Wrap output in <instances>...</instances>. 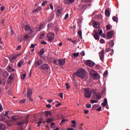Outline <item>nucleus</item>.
<instances>
[{
  "mask_svg": "<svg viewBox=\"0 0 130 130\" xmlns=\"http://www.w3.org/2000/svg\"><path fill=\"white\" fill-rule=\"evenodd\" d=\"M42 63H43L42 60L40 59L35 62V66H36V67H38V66H40V65H41V64H42Z\"/></svg>",
  "mask_w": 130,
  "mask_h": 130,
  "instance_id": "nucleus-18",
  "label": "nucleus"
},
{
  "mask_svg": "<svg viewBox=\"0 0 130 130\" xmlns=\"http://www.w3.org/2000/svg\"><path fill=\"white\" fill-rule=\"evenodd\" d=\"M12 121H17L18 118L17 116H12L11 118Z\"/></svg>",
  "mask_w": 130,
  "mask_h": 130,
  "instance_id": "nucleus-27",
  "label": "nucleus"
},
{
  "mask_svg": "<svg viewBox=\"0 0 130 130\" xmlns=\"http://www.w3.org/2000/svg\"><path fill=\"white\" fill-rule=\"evenodd\" d=\"M53 26V23L52 22H50V23H48V28H51Z\"/></svg>",
  "mask_w": 130,
  "mask_h": 130,
  "instance_id": "nucleus-47",
  "label": "nucleus"
},
{
  "mask_svg": "<svg viewBox=\"0 0 130 130\" xmlns=\"http://www.w3.org/2000/svg\"><path fill=\"white\" fill-rule=\"evenodd\" d=\"M105 13L106 16H110L111 12L109 8H107V9L105 10Z\"/></svg>",
  "mask_w": 130,
  "mask_h": 130,
  "instance_id": "nucleus-23",
  "label": "nucleus"
},
{
  "mask_svg": "<svg viewBox=\"0 0 130 130\" xmlns=\"http://www.w3.org/2000/svg\"><path fill=\"white\" fill-rule=\"evenodd\" d=\"M109 44L110 45V47L109 48H106V50H105L106 53H108L109 51H110V50H111V48H110V47L114 45L115 42L114 40H111L109 41Z\"/></svg>",
  "mask_w": 130,
  "mask_h": 130,
  "instance_id": "nucleus-7",
  "label": "nucleus"
},
{
  "mask_svg": "<svg viewBox=\"0 0 130 130\" xmlns=\"http://www.w3.org/2000/svg\"><path fill=\"white\" fill-rule=\"evenodd\" d=\"M24 124V122L23 121H22L21 122H17V124L18 126H20L21 125H23Z\"/></svg>",
  "mask_w": 130,
  "mask_h": 130,
  "instance_id": "nucleus-40",
  "label": "nucleus"
},
{
  "mask_svg": "<svg viewBox=\"0 0 130 130\" xmlns=\"http://www.w3.org/2000/svg\"><path fill=\"white\" fill-rule=\"evenodd\" d=\"M54 17V14H51L50 16V18H48V21L49 22L50 21H51L52 18Z\"/></svg>",
  "mask_w": 130,
  "mask_h": 130,
  "instance_id": "nucleus-31",
  "label": "nucleus"
},
{
  "mask_svg": "<svg viewBox=\"0 0 130 130\" xmlns=\"http://www.w3.org/2000/svg\"><path fill=\"white\" fill-rule=\"evenodd\" d=\"M17 40L20 42L23 41V39L22 36H18L17 38Z\"/></svg>",
  "mask_w": 130,
  "mask_h": 130,
  "instance_id": "nucleus-35",
  "label": "nucleus"
},
{
  "mask_svg": "<svg viewBox=\"0 0 130 130\" xmlns=\"http://www.w3.org/2000/svg\"><path fill=\"white\" fill-rule=\"evenodd\" d=\"M5 6H1V11H4V10H5Z\"/></svg>",
  "mask_w": 130,
  "mask_h": 130,
  "instance_id": "nucleus-56",
  "label": "nucleus"
},
{
  "mask_svg": "<svg viewBox=\"0 0 130 130\" xmlns=\"http://www.w3.org/2000/svg\"><path fill=\"white\" fill-rule=\"evenodd\" d=\"M18 56H19V55H13V56H10L9 59L11 61H13L14 60H15Z\"/></svg>",
  "mask_w": 130,
  "mask_h": 130,
  "instance_id": "nucleus-21",
  "label": "nucleus"
},
{
  "mask_svg": "<svg viewBox=\"0 0 130 130\" xmlns=\"http://www.w3.org/2000/svg\"><path fill=\"white\" fill-rule=\"evenodd\" d=\"M53 64H55L56 65H58V63L57 62V60L54 59L53 61Z\"/></svg>",
  "mask_w": 130,
  "mask_h": 130,
  "instance_id": "nucleus-48",
  "label": "nucleus"
},
{
  "mask_svg": "<svg viewBox=\"0 0 130 130\" xmlns=\"http://www.w3.org/2000/svg\"><path fill=\"white\" fill-rule=\"evenodd\" d=\"M8 115H9V112L7 111L6 112H5V117H6V118H7V117L8 119H10V116H8Z\"/></svg>",
  "mask_w": 130,
  "mask_h": 130,
  "instance_id": "nucleus-37",
  "label": "nucleus"
},
{
  "mask_svg": "<svg viewBox=\"0 0 130 130\" xmlns=\"http://www.w3.org/2000/svg\"><path fill=\"white\" fill-rule=\"evenodd\" d=\"M100 26V24L99 22H98L96 21H94L93 22V26L94 28H96L97 29L98 28H99Z\"/></svg>",
  "mask_w": 130,
  "mask_h": 130,
  "instance_id": "nucleus-17",
  "label": "nucleus"
},
{
  "mask_svg": "<svg viewBox=\"0 0 130 130\" xmlns=\"http://www.w3.org/2000/svg\"><path fill=\"white\" fill-rule=\"evenodd\" d=\"M3 111V108L2 104H0V112H2Z\"/></svg>",
  "mask_w": 130,
  "mask_h": 130,
  "instance_id": "nucleus-54",
  "label": "nucleus"
},
{
  "mask_svg": "<svg viewBox=\"0 0 130 130\" xmlns=\"http://www.w3.org/2000/svg\"><path fill=\"white\" fill-rule=\"evenodd\" d=\"M77 34L79 36L80 38H82V32L80 30H79L77 32Z\"/></svg>",
  "mask_w": 130,
  "mask_h": 130,
  "instance_id": "nucleus-29",
  "label": "nucleus"
},
{
  "mask_svg": "<svg viewBox=\"0 0 130 130\" xmlns=\"http://www.w3.org/2000/svg\"><path fill=\"white\" fill-rule=\"evenodd\" d=\"M53 121H54V119L53 118H48V119H47L46 122L47 123H49L50 122H52Z\"/></svg>",
  "mask_w": 130,
  "mask_h": 130,
  "instance_id": "nucleus-30",
  "label": "nucleus"
},
{
  "mask_svg": "<svg viewBox=\"0 0 130 130\" xmlns=\"http://www.w3.org/2000/svg\"><path fill=\"white\" fill-rule=\"evenodd\" d=\"M63 10L62 8H61L60 7L58 8L57 11V16H60L61 15L62 12H63Z\"/></svg>",
  "mask_w": 130,
  "mask_h": 130,
  "instance_id": "nucleus-15",
  "label": "nucleus"
},
{
  "mask_svg": "<svg viewBox=\"0 0 130 130\" xmlns=\"http://www.w3.org/2000/svg\"><path fill=\"white\" fill-rule=\"evenodd\" d=\"M7 70H8V72H11L12 71V66L10 65H9L8 67L7 68Z\"/></svg>",
  "mask_w": 130,
  "mask_h": 130,
  "instance_id": "nucleus-32",
  "label": "nucleus"
},
{
  "mask_svg": "<svg viewBox=\"0 0 130 130\" xmlns=\"http://www.w3.org/2000/svg\"><path fill=\"white\" fill-rule=\"evenodd\" d=\"M106 29L107 31H109V30H111V26L110 24H107V26H106Z\"/></svg>",
  "mask_w": 130,
  "mask_h": 130,
  "instance_id": "nucleus-42",
  "label": "nucleus"
},
{
  "mask_svg": "<svg viewBox=\"0 0 130 130\" xmlns=\"http://www.w3.org/2000/svg\"><path fill=\"white\" fill-rule=\"evenodd\" d=\"M57 61L59 66H63L66 62V58H64V59H58Z\"/></svg>",
  "mask_w": 130,
  "mask_h": 130,
  "instance_id": "nucleus-8",
  "label": "nucleus"
},
{
  "mask_svg": "<svg viewBox=\"0 0 130 130\" xmlns=\"http://www.w3.org/2000/svg\"><path fill=\"white\" fill-rule=\"evenodd\" d=\"M91 102L92 103H95V102H98V100H95V99L91 100Z\"/></svg>",
  "mask_w": 130,
  "mask_h": 130,
  "instance_id": "nucleus-50",
  "label": "nucleus"
},
{
  "mask_svg": "<svg viewBox=\"0 0 130 130\" xmlns=\"http://www.w3.org/2000/svg\"><path fill=\"white\" fill-rule=\"evenodd\" d=\"M42 26H38V27H37L36 28V31H41V29H42Z\"/></svg>",
  "mask_w": 130,
  "mask_h": 130,
  "instance_id": "nucleus-41",
  "label": "nucleus"
},
{
  "mask_svg": "<svg viewBox=\"0 0 130 130\" xmlns=\"http://www.w3.org/2000/svg\"><path fill=\"white\" fill-rule=\"evenodd\" d=\"M26 75L25 73H23V74H22L21 75V79L22 80H24L25 78H26Z\"/></svg>",
  "mask_w": 130,
  "mask_h": 130,
  "instance_id": "nucleus-44",
  "label": "nucleus"
},
{
  "mask_svg": "<svg viewBox=\"0 0 130 130\" xmlns=\"http://www.w3.org/2000/svg\"><path fill=\"white\" fill-rule=\"evenodd\" d=\"M41 123H43V118H40V120H39L38 126H40Z\"/></svg>",
  "mask_w": 130,
  "mask_h": 130,
  "instance_id": "nucleus-33",
  "label": "nucleus"
},
{
  "mask_svg": "<svg viewBox=\"0 0 130 130\" xmlns=\"http://www.w3.org/2000/svg\"><path fill=\"white\" fill-rule=\"evenodd\" d=\"M9 73L7 71H4L3 72V77H6V78H7V77H9Z\"/></svg>",
  "mask_w": 130,
  "mask_h": 130,
  "instance_id": "nucleus-28",
  "label": "nucleus"
},
{
  "mask_svg": "<svg viewBox=\"0 0 130 130\" xmlns=\"http://www.w3.org/2000/svg\"><path fill=\"white\" fill-rule=\"evenodd\" d=\"M98 31L99 32V35H102L103 34V30L102 29H98Z\"/></svg>",
  "mask_w": 130,
  "mask_h": 130,
  "instance_id": "nucleus-38",
  "label": "nucleus"
},
{
  "mask_svg": "<svg viewBox=\"0 0 130 130\" xmlns=\"http://www.w3.org/2000/svg\"><path fill=\"white\" fill-rule=\"evenodd\" d=\"M47 38H48V40L49 41V42H52L54 40L55 35L54 33H48Z\"/></svg>",
  "mask_w": 130,
  "mask_h": 130,
  "instance_id": "nucleus-5",
  "label": "nucleus"
},
{
  "mask_svg": "<svg viewBox=\"0 0 130 130\" xmlns=\"http://www.w3.org/2000/svg\"><path fill=\"white\" fill-rule=\"evenodd\" d=\"M22 46L21 45H18L16 48L17 50H19V49H21Z\"/></svg>",
  "mask_w": 130,
  "mask_h": 130,
  "instance_id": "nucleus-58",
  "label": "nucleus"
},
{
  "mask_svg": "<svg viewBox=\"0 0 130 130\" xmlns=\"http://www.w3.org/2000/svg\"><path fill=\"white\" fill-rule=\"evenodd\" d=\"M6 129V126L5 124H3V123H1L0 124V130H5Z\"/></svg>",
  "mask_w": 130,
  "mask_h": 130,
  "instance_id": "nucleus-25",
  "label": "nucleus"
},
{
  "mask_svg": "<svg viewBox=\"0 0 130 130\" xmlns=\"http://www.w3.org/2000/svg\"><path fill=\"white\" fill-rule=\"evenodd\" d=\"M99 56L101 60L103 62L104 61V57H105V51L104 50H102L101 52L99 53Z\"/></svg>",
  "mask_w": 130,
  "mask_h": 130,
  "instance_id": "nucleus-10",
  "label": "nucleus"
},
{
  "mask_svg": "<svg viewBox=\"0 0 130 130\" xmlns=\"http://www.w3.org/2000/svg\"><path fill=\"white\" fill-rule=\"evenodd\" d=\"M47 1H45L44 2H43L42 5V6H45L46 4H47Z\"/></svg>",
  "mask_w": 130,
  "mask_h": 130,
  "instance_id": "nucleus-52",
  "label": "nucleus"
},
{
  "mask_svg": "<svg viewBox=\"0 0 130 130\" xmlns=\"http://www.w3.org/2000/svg\"><path fill=\"white\" fill-rule=\"evenodd\" d=\"M108 71H105L104 73V77H107V75H108Z\"/></svg>",
  "mask_w": 130,
  "mask_h": 130,
  "instance_id": "nucleus-53",
  "label": "nucleus"
},
{
  "mask_svg": "<svg viewBox=\"0 0 130 130\" xmlns=\"http://www.w3.org/2000/svg\"><path fill=\"white\" fill-rule=\"evenodd\" d=\"M44 114L46 117H48L49 115L50 116V117L52 116V113H51L50 111H45V112H44Z\"/></svg>",
  "mask_w": 130,
  "mask_h": 130,
  "instance_id": "nucleus-24",
  "label": "nucleus"
},
{
  "mask_svg": "<svg viewBox=\"0 0 130 130\" xmlns=\"http://www.w3.org/2000/svg\"><path fill=\"white\" fill-rule=\"evenodd\" d=\"M80 55H81V56H85V52H84V51H82V52H81L80 53Z\"/></svg>",
  "mask_w": 130,
  "mask_h": 130,
  "instance_id": "nucleus-59",
  "label": "nucleus"
},
{
  "mask_svg": "<svg viewBox=\"0 0 130 130\" xmlns=\"http://www.w3.org/2000/svg\"><path fill=\"white\" fill-rule=\"evenodd\" d=\"M113 20H114V21H117L118 18L117 16H113L112 17Z\"/></svg>",
  "mask_w": 130,
  "mask_h": 130,
  "instance_id": "nucleus-45",
  "label": "nucleus"
},
{
  "mask_svg": "<svg viewBox=\"0 0 130 130\" xmlns=\"http://www.w3.org/2000/svg\"><path fill=\"white\" fill-rule=\"evenodd\" d=\"M32 93V90L31 89H29V88H27V97H28L29 99L30 96H31Z\"/></svg>",
  "mask_w": 130,
  "mask_h": 130,
  "instance_id": "nucleus-16",
  "label": "nucleus"
},
{
  "mask_svg": "<svg viewBox=\"0 0 130 130\" xmlns=\"http://www.w3.org/2000/svg\"><path fill=\"white\" fill-rule=\"evenodd\" d=\"M91 0H81L82 3H89L91 2Z\"/></svg>",
  "mask_w": 130,
  "mask_h": 130,
  "instance_id": "nucleus-36",
  "label": "nucleus"
},
{
  "mask_svg": "<svg viewBox=\"0 0 130 130\" xmlns=\"http://www.w3.org/2000/svg\"><path fill=\"white\" fill-rule=\"evenodd\" d=\"M26 101V99H23L22 100H20V103H24V102H25Z\"/></svg>",
  "mask_w": 130,
  "mask_h": 130,
  "instance_id": "nucleus-60",
  "label": "nucleus"
},
{
  "mask_svg": "<svg viewBox=\"0 0 130 130\" xmlns=\"http://www.w3.org/2000/svg\"><path fill=\"white\" fill-rule=\"evenodd\" d=\"M75 0H64V3L67 5H71L74 3Z\"/></svg>",
  "mask_w": 130,
  "mask_h": 130,
  "instance_id": "nucleus-14",
  "label": "nucleus"
},
{
  "mask_svg": "<svg viewBox=\"0 0 130 130\" xmlns=\"http://www.w3.org/2000/svg\"><path fill=\"white\" fill-rule=\"evenodd\" d=\"M0 121H7V118L5 117V114H4V115H0Z\"/></svg>",
  "mask_w": 130,
  "mask_h": 130,
  "instance_id": "nucleus-22",
  "label": "nucleus"
},
{
  "mask_svg": "<svg viewBox=\"0 0 130 130\" xmlns=\"http://www.w3.org/2000/svg\"><path fill=\"white\" fill-rule=\"evenodd\" d=\"M84 113L86 114H88L89 113L88 110H84Z\"/></svg>",
  "mask_w": 130,
  "mask_h": 130,
  "instance_id": "nucleus-57",
  "label": "nucleus"
},
{
  "mask_svg": "<svg viewBox=\"0 0 130 130\" xmlns=\"http://www.w3.org/2000/svg\"><path fill=\"white\" fill-rule=\"evenodd\" d=\"M69 16V13H67L65 15V17H64V19H68Z\"/></svg>",
  "mask_w": 130,
  "mask_h": 130,
  "instance_id": "nucleus-49",
  "label": "nucleus"
},
{
  "mask_svg": "<svg viewBox=\"0 0 130 130\" xmlns=\"http://www.w3.org/2000/svg\"><path fill=\"white\" fill-rule=\"evenodd\" d=\"M59 96L61 98H63V93H59Z\"/></svg>",
  "mask_w": 130,
  "mask_h": 130,
  "instance_id": "nucleus-62",
  "label": "nucleus"
},
{
  "mask_svg": "<svg viewBox=\"0 0 130 130\" xmlns=\"http://www.w3.org/2000/svg\"><path fill=\"white\" fill-rule=\"evenodd\" d=\"M79 55V53H74V54H73V56L75 57H78Z\"/></svg>",
  "mask_w": 130,
  "mask_h": 130,
  "instance_id": "nucleus-46",
  "label": "nucleus"
},
{
  "mask_svg": "<svg viewBox=\"0 0 130 130\" xmlns=\"http://www.w3.org/2000/svg\"><path fill=\"white\" fill-rule=\"evenodd\" d=\"M84 91L85 97L86 98H90L92 93V90H90L89 88H85Z\"/></svg>",
  "mask_w": 130,
  "mask_h": 130,
  "instance_id": "nucleus-2",
  "label": "nucleus"
},
{
  "mask_svg": "<svg viewBox=\"0 0 130 130\" xmlns=\"http://www.w3.org/2000/svg\"><path fill=\"white\" fill-rule=\"evenodd\" d=\"M93 37L96 40H99L100 37L98 35V32H97V31H94Z\"/></svg>",
  "mask_w": 130,
  "mask_h": 130,
  "instance_id": "nucleus-19",
  "label": "nucleus"
},
{
  "mask_svg": "<svg viewBox=\"0 0 130 130\" xmlns=\"http://www.w3.org/2000/svg\"><path fill=\"white\" fill-rule=\"evenodd\" d=\"M91 91H92V93L93 92V96L95 99H97V100L98 101L99 100L101 99V96L100 93L97 92L96 90H94L93 89H92L91 90Z\"/></svg>",
  "mask_w": 130,
  "mask_h": 130,
  "instance_id": "nucleus-4",
  "label": "nucleus"
},
{
  "mask_svg": "<svg viewBox=\"0 0 130 130\" xmlns=\"http://www.w3.org/2000/svg\"><path fill=\"white\" fill-rule=\"evenodd\" d=\"M66 121H68V119H62L60 123V125H62V124H63L64 122H66Z\"/></svg>",
  "mask_w": 130,
  "mask_h": 130,
  "instance_id": "nucleus-43",
  "label": "nucleus"
},
{
  "mask_svg": "<svg viewBox=\"0 0 130 130\" xmlns=\"http://www.w3.org/2000/svg\"><path fill=\"white\" fill-rule=\"evenodd\" d=\"M78 9H79V10H82L83 9V5L80 4L78 6Z\"/></svg>",
  "mask_w": 130,
  "mask_h": 130,
  "instance_id": "nucleus-39",
  "label": "nucleus"
},
{
  "mask_svg": "<svg viewBox=\"0 0 130 130\" xmlns=\"http://www.w3.org/2000/svg\"><path fill=\"white\" fill-rule=\"evenodd\" d=\"M86 70L83 68H80L76 72V74L77 77L79 78H81V79H84L85 77H86Z\"/></svg>",
  "mask_w": 130,
  "mask_h": 130,
  "instance_id": "nucleus-1",
  "label": "nucleus"
},
{
  "mask_svg": "<svg viewBox=\"0 0 130 130\" xmlns=\"http://www.w3.org/2000/svg\"><path fill=\"white\" fill-rule=\"evenodd\" d=\"M114 34V31L113 30H111L107 32V37L108 39H111L112 38L113 35Z\"/></svg>",
  "mask_w": 130,
  "mask_h": 130,
  "instance_id": "nucleus-9",
  "label": "nucleus"
},
{
  "mask_svg": "<svg viewBox=\"0 0 130 130\" xmlns=\"http://www.w3.org/2000/svg\"><path fill=\"white\" fill-rule=\"evenodd\" d=\"M15 78V74L12 73V74H10L9 75L8 79L7 80V82L9 83V84H12L13 81H14V79Z\"/></svg>",
  "mask_w": 130,
  "mask_h": 130,
  "instance_id": "nucleus-6",
  "label": "nucleus"
},
{
  "mask_svg": "<svg viewBox=\"0 0 130 130\" xmlns=\"http://www.w3.org/2000/svg\"><path fill=\"white\" fill-rule=\"evenodd\" d=\"M89 73L90 74V77L92 78V79H97L99 78V74L96 72L94 69H92L90 71Z\"/></svg>",
  "mask_w": 130,
  "mask_h": 130,
  "instance_id": "nucleus-3",
  "label": "nucleus"
},
{
  "mask_svg": "<svg viewBox=\"0 0 130 130\" xmlns=\"http://www.w3.org/2000/svg\"><path fill=\"white\" fill-rule=\"evenodd\" d=\"M25 30H26V31H29V34H32V33H33V32H34V29H31L29 24H26L25 26Z\"/></svg>",
  "mask_w": 130,
  "mask_h": 130,
  "instance_id": "nucleus-11",
  "label": "nucleus"
},
{
  "mask_svg": "<svg viewBox=\"0 0 130 130\" xmlns=\"http://www.w3.org/2000/svg\"><path fill=\"white\" fill-rule=\"evenodd\" d=\"M88 5L87 4H84L83 5V9H86V8H87Z\"/></svg>",
  "mask_w": 130,
  "mask_h": 130,
  "instance_id": "nucleus-55",
  "label": "nucleus"
},
{
  "mask_svg": "<svg viewBox=\"0 0 130 130\" xmlns=\"http://www.w3.org/2000/svg\"><path fill=\"white\" fill-rule=\"evenodd\" d=\"M40 68L43 70H48L50 67L48 64H44V65H42V66H41Z\"/></svg>",
  "mask_w": 130,
  "mask_h": 130,
  "instance_id": "nucleus-13",
  "label": "nucleus"
},
{
  "mask_svg": "<svg viewBox=\"0 0 130 130\" xmlns=\"http://www.w3.org/2000/svg\"><path fill=\"white\" fill-rule=\"evenodd\" d=\"M42 7H38L36 9H35L34 11V13L38 12V11H40L41 10Z\"/></svg>",
  "mask_w": 130,
  "mask_h": 130,
  "instance_id": "nucleus-34",
  "label": "nucleus"
},
{
  "mask_svg": "<svg viewBox=\"0 0 130 130\" xmlns=\"http://www.w3.org/2000/svg\"><path fill=\"white\" fill-rule=\"evenodd\" d=\"M102 109V107H100V108H98V109H96V111H98V112H100Z\"/></svg>",
  "mask_w": 130,
  "mask_h": 130,
  "instance_id": "nucleus-61",
  "label": "nucleus"
},
{
  "mask_svg": "<svg viewBox=\"0 0 130 130\" xmlns=\"http://www.w3.org/2000/svg\"><path fill=\"white\" fill-rule=\"evenodd\" d=\"M66 86L67 89H69V88H70V86L68 83H67L66 84Z\"/></svg>",
  "mask_w": 130,
  "mask_h": 130,
  "instance_id": "nucleus-51",
  "label": "nucleus"
},
{
  "mask_svg": "<svg viewBox=\"0 0 130 130\" xmlns=\"http://www.w3.org/2000/svg\"><path fill=\"white\" fill-rule=\"evenodd\" d=\"M100 42H101V43H105V41L104 39H101Z\"/></svg>",
  "mask_w": 130,
  "mask_h": 130,
  "instance_id": "nucleus-63",
  "label": "nucleus"
},
{
  "mask_svg": "<svg viewBox=\"0 0 130 130\" xmlns=\"http://www.w3.org/2000/svg\"><path fill=\"white\" fill-rule=\"evenodd\" d=\"M45 49L44 48H41V50L40 51V52L39 53V55H42L44 54L45 53Z\"/></svg>",
  "mask_w": 130,
  "mask_h": 130,
  "instance_id": "nucleus-26",
  "label": "nucleus"
},
{
  "mask_svg": "<svg viewBox=\"0 0 130 130\" xmlns=\"http://www.w3.org/2000/svg\"><path fill=\"white\" fill-rule=\"evenodd\" d=\"M86 64L87 65H88L90 67H93L94 66L95 63L92 61H91V60H87L86 61Z\"/></svg>",
  "mask_w": 130,
  "mask_h": 130,
  "instance_id": "nucleus-12",
  "label": "nucleus"
},
{
  "mask_svg": "<svg viewBox=\"0 0 130 130\" xmlns=\"http://www.w3.org/2000/svg\"><path fill=\"white\" fill-rule=\"evenodd\" d=\"M24 39H28V38H29L28 35H25L24 36Z\"/></svg>",
  "mask_w": 130,
  "mask_h": 130,
  "instance_id": "nucleus-64",
  "label": "nucleus"
},
{
  "mask_svg": "<svg viewBox=\"0 0 130 130\" xmlns=\"http://www.w3.org/2000/svg\"><path fill=\"white\" fill-rule=\"evenodd\" d=\"M108 105V99L107 98H105V99H104V101L102 104V107H106V106H107Z\"/></svg>",
  "mask_w": 130,
  "mask_h": 130,
  "instance_id": "nucleus-20",
  "label": "nucleus"
}]
</instances>
